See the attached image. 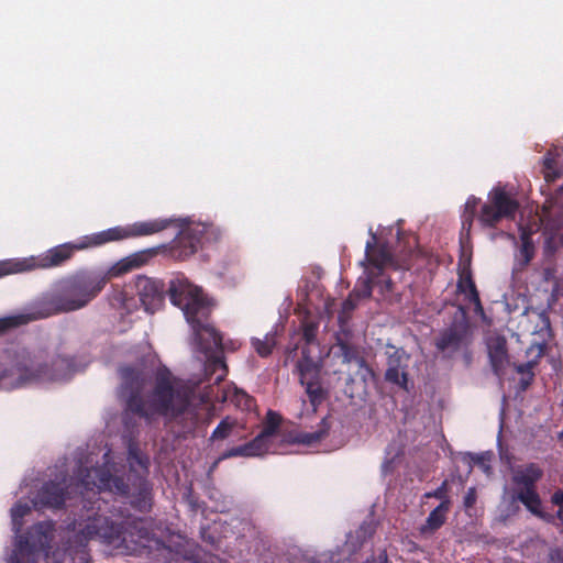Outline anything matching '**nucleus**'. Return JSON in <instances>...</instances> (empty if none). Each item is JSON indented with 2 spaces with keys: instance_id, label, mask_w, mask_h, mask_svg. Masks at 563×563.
<instances>
[{
  "instance_id": "obj_1",
  "label": "nucleus",
  "mask_w": 563,
  "mask_h": 563,
  "mask_svg": "<svg viewBox=\"0 0 563 563\" xmlns=\"http://www.w3.org/2000/svg\"><path fill=\"white\" fill-rule=\"evenodd\" d=\"M120 395L125 409L147 421L161 416L181 428L180 433L192 432L199 421L198 409L192 406L194 391L177 382L168 369L158 371L153 389L146 399L142 397L147 375L140 366L124 365L119 368Z\"/></svg>"
},
{
  "instance_id": "obj_2",
  "label": "nucleus",
  "mask_w": 563,
  "mask_h": 563,
  "mask_svg": "<svg viewBox=\"0 0 563 563\" xmlns=\"http://www.w3.org/2000/svg\"><path fill=\"white\" fill-rule=\"evenodd\" d=\"M133 290L141 306L150 313H154L162 307L167 294L170 302L183 311L192 333H196L200 341H203L205 334H208V343L202 344L203 349L221 343L210 320L214 307L213 300L184 274L175 275L169 280L167 289L162 280L140 275L134 279Z\"/></svg>"
},
{
  "instance_id": "obj_3",
  "label": "nucleus",
  "mask_w": 563,
  "mask_h": 563,
  "mask_svg": "<svg viewBox=\"0 0 563 563\" xmlns=\"http://www.w3.org/2000/svg\"><path fill=\"white\" fill-rule=\"evenodd\" d=\"M77 369L75 357L11 345L0 351V389H16L41 382L66 379Z\"/></svg>"
},
{
  "instance_id": "obj_4",
  "label": "nucleus",
  "mask_w": 563,
  "mask_h": 563,
  "mask_svg": "<svg viewBox=\"0 0 563 563\" xmlns=\"http://www.w3.org/2000/svg\"><path fill=\"white\" fill-rule=\"evenodd\" d=\"M76 538L82 541L98 540L114 548H122L129 554L151 555L157 563H172L175 553L161 539L153 536L141 518L117 522L96 514Z\"/></svg>"
},
{
  "instance_id": "obj_5",
  "label": "nucleus",
  "mask_w": 563,
  "mask_h": 563,
  "mask_svg": "<svg viewBox=\"0 0 563 563\" xmlns=\"http://www.w3.org/2000/svg\"><path fill=\"white\" fill-rule=\"evenodd\" d=\"M107 275L79 273L44 294L31 311L0 319V334L7 330L26 324L30 321L45 319L55 314L75 311L87 306L104 288Z\"/></svg>"
},
{
  "instance_id": "obj_6",
  "label": "nucleus",
  "mask_w": 563,
  "mask_h": 563,
  "mask_svg": "<svg viewBox=\"0 0 563 563\" xmlns=\"http://www.w3.org/2000/svg\"><path fill=\"white\" fill-rule=\"evenodd\" d=\"M81 498L92 493L110 492L130 499L133 508L147 512L153 505L152 484L145 476L129 475V483L123 477L114 476L106 466L79 467L75 484Z\"/></svg>"
},
{
  "instance_id": "obj_7",
  "label": "nucleus",
  "mask_w": 563,
  "mask_h": 563,
  "mask_svg": "<svg viewBox=\"0 0 563 563\" xmlns=\"http://www.w3.org/2000/svg\"><path fill=\"white\" fill-rule=\"evenodd\" d=\"M32 511L25 501H16L11 510V526L15 534L9 563H36L42 555H47L53 540L55 525L53 521H40L22 532L24 518Z\"/></svg>"
},
{
  "instance_id": "obj_8",
  "label": "nucleus",
  "mask_w": 563,
  "mask_h": 563,
  "mask_svg": "<svg viewBox=\"0 0 563 563\" xmlns=\"http://www.w3.org/2000/svg\"><path fill=\"white\" fill-rule=\"evenodd\" d=\"M97 241H99V239H97V233H95L92 235L84 236L75 243H64L54 246L38 256L0 261V278L11 274L30 272L37 268L60 266L70 260L76 251L102 245V243H97Z\"/></svg>"
},
{
  "instance_id": "obj_9",
  "label": "nucleus",
  "mask_w": 563,
  "mask_h": 563,
  "mask_svg": "<svg viewBox=\"0 0 563 563\" xmlns=\"http://www.w3.org/2000/svg\"><path fill=\"white\" fill-rule=\"evenodd\" d=\"M543 470L537 463H528L518 467L512 474L514 498L520 501L533 516L551 522L553 517L543 511L542 500L537 490V483L543 477Z\"/></svg>"
},
{
  "instance_id": "obj_10",
  "label": "nucleus",
  "mask_w": 563,
  "mask_h": 563,
  "mask_svg": "<svg viewBox=\"0 0 563 563\" xmlns=\"http://www.w3.org/2000/svg\"><path fill=\"white\" fill-rule=\"evenodd\" d=\"M371 240L365 245V260L368 262V278L357 284L351 294L360 301L372 296V284L383 276L387 267L394 266L390 247L386 243L377 241L376 234L369 229Z\"/></svg>"
},
{
  "instance_id": "obj_11",
  "label": "nucleus",
  "mask_w": 563,
  "mask_h": 563,
  "mask_svg": "<svg viewBox=\"0 0 563 563\" xmlns=\"http://www.w3.org/2000/svg\"><path fill=\"white\" fill-rule=\"evenodd\" d=\"M519 202L503 187H495L488 194L487 202L483 203L477 220L483 228H496L504 219L514 220Z\"/></svg>"
},
{
  "instance_id": "obj_12",
  "label": "nucleus",
  "mask_w": 563,
  "mask_h": 563,
  "mask_svg": "<svg viewBox=\"0 0 563 563\" xmlns=\"http://www.w3.org/2000/svg\"><path fill=\"white\" fill-rule=\"evenodd\" d=\"M176 219H154L148 221H139L126 228L114 227L97 233V243L106 244L112 241H120L128 238H137L152 235L162 232L176 223Z\"/></svg>"
},
{
  "instance_id": "obj_13",
  "label": "nucleus",
  "mask_w": 563,
  "mask_h": 563,
  "mask_svg": "<svg viewBox=\"0 0 563 563\" xmlns=\"http://www.w3.org/2000/svg\"><path fill=\"white\" fill-rule=\"evenodd\" d=\"M335 347L336 351L334 355L341 358L342 364L349 366L354 365L356 367L353 373L349 374V380L354 382L360 379L364 384H367L369 380L374 379L375 373L367 364L357 345L338 338Z\"/></svg>"
},
{
  "instance_id": "obj_14",
  "label": "nucleus",
  "mask_w": 563,
  "mask_h": 563,
  "mask_svg": "<svg viewBox=\"0 0 563 563\" xmlns=\"http://www.w3.org/2000/svg\"><path fill=\"white\" fill-rule=\"evenodd\" d=\"M209 229H211L210 225L199 223L180 230L174 241L173 254L180 260H186L195 254L207 240L206 235Z\"/></svg>"
},
{
  "instance_id": "obj_15",
  "label": "nucleus",
  "mask_w": 563,
  "mask_h": 563,
  "mask_svg": "<svg viewBox=\"0 0 563 563\" xmlns=\"http://www.w3.org/2000/svg\"><path fill=\"white\" fill-rule=\"evenodd\" d=\"M70 487L71 483L68 484L66 479L44 483L33 500V506L60 509L65 505V501L70 499Z\"/></svg>"
},
{
  "instance_id": "obj_16",
  "label": "nucleus",
  "mask_w": 563,
  "mask_h": 563,
  "mask_svg": "<svg viewBox=\"0 0 563 563\" xmlns=\"http://www.w3.org/2000/svg\"><path fill=\"white\" fill-rule=\"evenodd\" d=\"M468 335L470 328L466 322H454L440 332L435 339V347L438 351L451 355L466 344Z\"/></svg>"
},
{
  "instance_id": "obj_17",
  "label": "nucleus",
  "mask_w": 563,
  "mask_h": 563,
  "mask_svg": "<svg viewBox=\"0 0 563 563\" xmlns=\"http://www.w3.org/2000/svg\"><path fill=\"white\" fill-rule=\"evenodd\" d=\"M216 332L218 333V335L220 336V339L222 340V336L221 334L219 333V331L216 329ZM208 334H205V338H203V341H200L197 335L195 334V340L197 342V344L199 345V349L201 352H203L206 355H207V362H206V366H205V371H206V374L209 375V376H212L214 375L216 373L220 372L216 378H214V382L216 383H220L224 379V377L227 376L228 374V367H227V364L224 362V358L222 355L220 354H211V352L213 350H221L222 349V342L219 344V345H214V346H211L210 349H203L202 344H207L208 343Z\"/></svg>"
},
{
  "instance_id": "obj_18",
  "label": "nucleus",
  "mask_w": 563,
  "mask_h": 563,
  "mask_svg": "<svg viewBox=\"0 0 563 563\" xmlns=\"http://www.w3.org/2000/svg\"><path fill=\"white\" fill-rule=\"evenodd\" d=\"M457 290L465 296V300L474 305V312L476 314L484 316L479 294L470 272L460 275Z\"/></svg>"
},
{
  "instance_id": "obj_19",
  "label": "nucleus",
  "mask_w": 563,
  "mask_h": 563,
  "mask_svg": "<svg viewBox=\"0 0 563 563\" xmlns=\"http://www.w3.org/2000/svg\"><path fill=\"white\" fill-rule=\"evenodd\" d=\"M488 356L493 372L495 375L501 376L508 364L507 343L504 338H498L488 346Z\"/></svg>"
},
{
  "instance_id": "obj_20",
  "label": "nucleus",
  "mask_w": 563,
  "mask_h": 563,
  "mask_svg": "<svg viewBox=\"0 0 563 563\" xmlns=\"http://www.w3.org/2000/svg\"><path fill=\"white\" fill-rule=\"evenodd\" d=\"M450 511L446 503L439 504L427 517L426 522L420 527V533L423 536L432 534L439 530L446 520Z\"/></svg>"
},
{
  "instance_id": "obj_21",
  "label": "nucleus",
  "mask_w": 563,
  "mask_h": 563,
  "mask_svg": "<svg viewBox=\"0 0 563 563\" xmlns=\"http://www.w3.org/2000/svg\"><path fill=\"white\" fill-rule=\"evenodd\" d=\"M300 384L305 387L313 411H317L318 407L323 404L328 397V390L322 386L321 377Z\"/></svg>"
},
{
  "instance_id": "obj_22",
  "label": "nucleus",
  "mask_w": 563,
  "mask_h": 563,
  "mask_svg": "<svg viewBox=\"0 0 563 563\" xmlns=\"http://www.w3.org/2000/svg\"><path fill=\"white\" fill-rule=\"evenodd\" d=\"M153 254L154 253L152 251H142V252L132 254L131 256L122 260L119 263L120 266L114 268L115 269L114 275L124 274L134 268L141 267L153 256Z\"/></svg>"
},
{
  "instance_id": "obj_23",
  "label": "nucleus",
  "mask_w": 563,
  "mask_h": 563,
  "mask_svg": "<svg viewBox=\"0 0 563 563\" xmlns=\"http://www.w3.org/2000/svg\"><path fill=\"white\" fill-rule=\"evenodd\" d=\"M271 439L260 432L253 440L244 443L245 457L262 456L268 452Z\"/></svg>"
},
{
  "instance_id": "obj_24",
  "label": "nucleus",
  "mask_w": 563,
  "mask_h": 563,
  "mask_svg": "<svg viewBox=\"0 0 563 563\" xmlns=\"http://www.w3.org/2000/svg\"><path fill=\"white\" fill-rule=\"evenodd\" d=\"M271 439L260 432L253 440L244 443L245 457L262 456L268 452Z\"/></svg>"
},
{
  "instance_id": "obj_25",
  "label": "nucleus",
  "mask_w": 563,
  "mask_h": 563,
  "mask_svg": "<svg viewBox=\"0 0 563 563\" xmlns=\"http://www.w3.org/2000/svg\"><path fill=\"white\" fill-rule=\"evenodd\" d=\"M271 439L260 432L253 440L244 443L245 457L262 456L268 452Z\"/></svg>"
},
{
  "instance_id": "obj_26",
  "label": "nucleus",
  "mask_w": 563,
  "mask_h": 563,
  "mask_svg": "<svg viewBox=\"0 0 563 563\" xmlns=\"http://www.w3.org/2000/svg\"><path fill=\"white\" fill-rule=\"evenodd\" d=\"M300 383L320 378V366L310 357L305 356L297 362Z\"/></svg>"
},
{
  "instance_id": "obj_27",
  "label": "nucleus",
  "mask_w": 563,
  "mask_h": 563,
  "mask_svg": "<svg viewBox=\"0 0 563 563\" xmlns=\"http://www.w3.org/2000/svg\"><path fill=\"white\" fill-rule=\"evenodd\" d=\"M238 428V422L231 417L223 418L210 435L211 441H222L233 435Z\"/></svg>"
},
{
  "instance_id": "obj_28",
  "label": "nucleus",
  "mask_w": 563,
  "mask_h": 563,
  "mask_svg": "<svg viewBox=\"0 0 563 563\" xmlns=\"http://www.w3.org/2000/svg\"><path fill=\"white\" fill-rule=\"evenodd\" d=\"M481 202L479 198H476L474 196H471L467 198L464 210L462 213V230L466 231V233H470L474 219L477 214V208Z\"/></svg>"
},
{
  "instance_id": "obj_29",
  "label": "nucleus",
  "mask_w": 563,
  "mask_h": 563,
  "mask_svg": "<svg viewBox=\"0 0 563 563\" xmlns=\"http://www.w3.org/2000/svg\"><path fill=\"white\" fill-rule=\"evenodd\" d=\"M330 430V422L327 418H323L318 427L317 431L313 432H301L298 435V442L307 445H311L313 443H317L321 441L323 438H325Z\"/></svg>"
},
{
  "instance_id": "obj_30",
  "label": "nucleus",
  "mask_w": 563,
  "mask_h": 563,
  "mask_svg": "<svg viewBox=\"0 0 563 563\" xmlns=\"http://www.w3.org/2000/svg\"><path fill=\"white\" fill-rule=\"evenodd\" d=\"M521 246L519 250V261L521 266H527L534 256V244L531 235L527 231L520 234Z\"/></svg>"
},
{
  "instance_id": "obj_31",
  "label": "nucleus",
  "mask_w": 563,
  "mask_h": 563,
  "mask_svg": "<svg viewBox=\"0 0 563 563\" xmlns=\"http://www.w3.org/2000/svg\"><path fill=\"white\" fill-rule=\"evenodd\" d=\"M385 379L388 383L395 384L400 388L408 390L407 367H387L385 372Z\"/></svg>"
},
{
  "instance_id": "obj_32",
  "label": "nucleus",
  "mask_w": 563,
  "mask_h": 563,
  "mask_svg": "<svg viewBox=\"0 0 563 563\" xmlns=\"http://www.w3.org/2000/svg\"><path fill=\"white\" fill-rule=\"evenodd\" d=\"M275 338L266 334L263 340L252 339V346L261 357H267L272 354L275 346Z\"/></svg>"
},
{
  "instance_id": "obj_33",
  "label": "nucleus",
  "mask_w": 563,
  "mask_h": 563,
  "mask_svg": "<svg viewBox=\"0 0 563 563\" xmlns=\"http://www.w3.org/2000/svg\"><path fill=\"white\" fill-rule=\"evenodd\" d=\"M280 422H282L280 415L273 410H268L265 421H264V427L261 432L271 439L272 437H274L276 434Z\"/></svg>"
},
{
  "instance_id": "obj_34",
  "label": "nucleus",
  "mask_w": 563,
  "mask_h": 563,
  "mask_svg": "<svg viewBox=\"0 0 563 563\" xmlns=\"http://www.w3.org/2000/svg\"><path fill=\"white\" fill-rule=\"evenodd\" d=\"M423 497L439 499L440 504L446 503L448 508H451L452 501L449 497V481L444 479L437 489L427 492Z\"/></svg>"
},
{
  "instance_id": "obj_35",
  "label": "nucleus",
  "mask_w": 563,
  "mask_h": 563,
  "mask_svg": "<svg viewBox=\"0 0 563 563\" xmlns=\"http://www.w3.org/2000/svg\"><path fill=\"white\" fill-rule=\"evenodd\" d=\"M409 355L404 349H394L388 353L387 367H408Z\"/></svg>"
},
{
  "instance_id": "obj_36",
  "label": "nucleus",
  "mask_w": 563,
  "mask_h": 563,
  "mask_svg": "<svg viewBox=\"0 0 563 563\" xmlns=\"http://www.w3.org/2000/svg\"><path fill=\"white\" fill-rule=\"evenodd\" d=\"M232 401L236 407L243 410H250L254 406V398L246 394L244 390L235 389Z\"/></svg>"
},
{
  "instance_id": "obj_37",
  "label": "nucleus",
  "mask_w": 563,
  "mask_h": 563,
  "mask_svg": "<svg viewBox=\"0 0 563 563\" xmlns=\"http://www.w3.org/2000/svg\"><path fill=\"white\" fill-rule=\"evenodd\" d=\"M542 352H543V345H540V353L539 355L534 358V360H531V361H528L526 363H522V364H518L515 366V369L518 374H521V375H531V374H534L533 373V368L538 365L539 363V357H541L542 355Z\"/></svg>"
},
{
  "instance_id": "obj_38",
  "label": "nucleus",
  "mask_w": 563,
  "mask_h": 563,
  "mask_svg": "<svg viewBox=\"0 0 563 563\" xmlns=\"http://www.w3.org/2000/svg\"><path fill=\"white\" fill-rule=\"evenodd\" d=\"M236 456H244L245 457L244 444L239 445V446H234V448H231V449L224 451L221 454L219 460H227V459L236 457Z\"/></svg>"
},
{
  "instance_id": "obj_39",
  "label": "nucleus",
  "mask_w": 563,
  "mask_h": 563,
  "mask_svg": "<svg viewBox=\"0 0 563 563\" xmlns=\"http://www.w3.org/2000/svg\"><path fill=\"white\" fill-rule=\"evenodd\" d=\"M129 454H130V457H129L130 464L132 465L133 463H137L147 473V468H148L147 457H144L134 451H130Z\"/></svg>"
},
{
  "instance_id": "obj_40",
  "label": "nucleus",
  "mask_w": 563,
  "mask_h": 563,
  "mask_svg": "<svg viewBox=\"0 0 563 563\" xmlns=\"http://www.w3.org/2000/svg\"><path fill=\"white\" fill-rule=\"evenodd\" d=\"M477 494L475 487H470L464 496L463 505L466 509L474 507L476 504Z\"/></svg>"
},
{
  "instance_id": "obj_41",
  "label": "nucleus",
  "mask_w": 563,
  "mask_h": 563,
  "mask_svg": "<svg viewBox=\"0 0 563 563\" xmlns=\"http://www.w3.org/2000/svg\"><path fill=\"white\" fill-rule=\"evenodd\" d=\"M317 330L318 328L313 323H308L303 327L302 333L306 342L311 343L314 340Z\"/></svg>"
},
{
  "instance_id": "obj_42",
  "label": "nucleus",
  "mask_w": 563,
  "mask_h": 563,
  "mask_svg": "<svg viewBox=\"0 0 563 563\" xmlns=\"http://www.w3.org/2000/svg\"><path fill=\"white\" fill-rule=\"evenodd\" d=\"M551 501L553 505L560 508L558 511V516L561 517L563 514V490L558 489L556 492H554V494L551 496Z\"/></svg>"
},
{
  "instance_id": "obj_43",
  "label": "nucleus",
  "mask_w": 563,
  "mask_h": 563,
  "mask_svg": "<svg viewBox=\"0 0 563 563\" xmlns=\"http://www.w3.org/2000/svg\"><path fill=\"white\" fill-rule=\"evenodd\" d=\"M358 300L350 292L349 297L343 301V310L351 311L356 308Z\"/></svg>"
},
{
  "instance_id": "obj_44",
  "label": "nucleus",
  "mask_w": 563,
  "mask_h": 563,
  "mask_svg": "<svg viewBox=\"0 0 563 563\" xmlns=\"http://www.w3.org/2000/svg\"><path fill=\"white\" fill-rule=\"evenodd\" d=\"M533 378H534V374H531V375H526L525 377H522L520 379V387L522 390H526L533 382Z\"/></svg>"
},
{
  "instance_id": "obj_45",
  "label": "nucleus",
  "mask_w": 563,
  "mask_h": 563,
  "mask_svg": "<svg viewBox=\"0 0 563 563\" xmlns=\"http://www.w3.org/2000/svg\"><path fill=\"white\" fill-rule=\"evenodd\" d=\"M377 563H388V558L386 552H382L378 555V562Z\"/></svg>"
},
{
  "instance_id": "obj_46",
  "label": "nucleus",
  "mask_w": 563,
  "mask_h": 563,
  "mask_svg": "<svg viewBox=\"0 0 563 563\" xmlns=\"http://www.w3.org/2000/svg\"><path fill=\"white\" fill-rule=\"evenodd\" d=\"M472 460L476 463V464H482L484 462V459L482 455H474L472 457Z\"/></svg>"
},
{
  "instance_id": "obj_47",
  "label": "nucleus",
  "mask_w": 563,
  "mask_h": 563,
  "mask_svg": "<svg viewBox=\"0 0 563 563\" xmlns=\"http://www.w3.org/2000/svg\"><path fill=\"white\" fill-rule=\"evenodd\" d=\"M82 554L85 555V556L81 558L82 563H89V559L87 558L88 553L85 550H82Z\"/></svg>"
},
{
  "instance_id": "obj_48",
  "label": "nucleus",
  "mask_w": 563,
  "mask_h": 563,
  "mask_svg": "<svg viewBox=\"0 0 563 563\" xmlns=\"http://www.w3.org/2000/svg\"><path fill=\"white\" fill-rule=\"evenodd\" d=\"M385 283H386V285H387V288H390V286H391V280L388 278V279H386V280H385Z\"/></svg>"
},
{
  "instance_id": "obj_49",
  "label": "nucleus",
  "mask_w": 563,
  "mask_h": 563,
  "mask_svg": "<svg viewBox=\"0 0 563 563\" xmlns=\"http://www.w3.org/2000/svg\"><path fill=\"white\" fill-rule=\"evenodd\" d=\"M559 438L563 440V430L560 432Z\"/></svg>"
}]
</instances>
